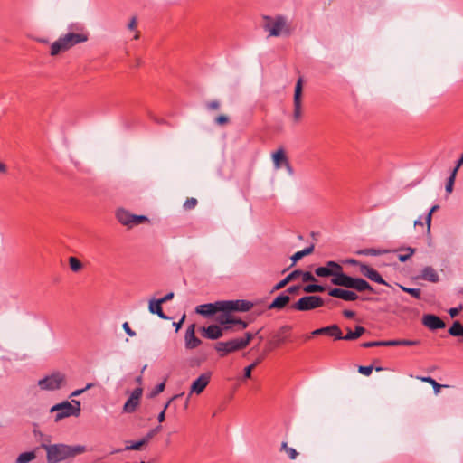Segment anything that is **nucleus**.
<instances>
[{
	"label": "nucleus",
	"instance_id": "nucleus-1",
	"mask_svg": "<svg viewBox=\"0 0 463 463\" xmlns=\"http://www.w3.org/2000/svg\"><path fill=\"white\" fill-rule=\"evenodd\" d=\"M253 304L243 299L220 300L213 303L199 305L195 312L209 317L218 312H246L251 309Z\"/></svg>",
	"mask_w": 463,
	"mask_h": 463
},
{
	"label": "nucleus",
	"instance_id": "nucleus-2",
	"mask_svg": "<svg viewBox=\"0 0 463 463\" xmlns=\"http://www.w3.org/2000/svg\"><path fill=\"white\" fill-rule=\"evenodd\" d=\"M41 448L46 451L48 463H59L69 458H73L87 451L86 447L83 445L70 446L63 443L48 444L45 441L42 442Z\"/></svg>",
	"mask_w": 463,
	"mask_h": 463
},
{
	"label": "nucleus",
	"instance_id": "nucleus-3",
	"mask_svg": "<svg viewBox=\"0 0 463 463\" xmlns=\"http://www.w3.org/2000/svg\"><path fill=\"white\" fill-rule=\"evenodd\" d=\"M87 41L88 34L85 33H68L52 43L50 53L52 56L58 55L60 52H66L74 45Z\"/></svg>",
	"mask_w": 463,
	"mask_h": 463
},
{
	"label": "nucleus",
	"instance_id": "nucleus-4",
	"mask_svg": "<svg viewBox=\"0 0 463 463\" xmlns=\"http://www.w3.org/2000/svg\"><path fill=\"white\" fill-rule=\"evenodd\" d=\"M263 21V29L269 33V36L279 37L291 33L290 26L286 17L282 15H277L275 17L264 15Z\"/></svg>",
	"mask_w": 463,
	"mask_h": 463
},
{
	"label": "nucleus",
	"instance_id": "nucleus-5",
	"mask_svg": "<svg viewBox=\"0 0 463 463\" xmlns=\"http://www.w3.org/2000/svg\"><path fill=\"white\" fill-rule=\"evenodd\" d=\"M335 282L341 283L340 287L353 288L358 292H375L373 287L365 279L361 278H353L345 274L337 279Z\"/></svg>",
	"mask_w": 463,
	"mask_h": 463
},
{
	"label": "nucleus",
	"instance_id": "nucleus-6",
	"mask_svg": "<svg viewBox=\"0 0 463 463\" xmlns=\"http://www.w3.org/2000/svg\"><path fill=\"white\" fill-rule=\"evenodd\" d=\"M76 406H73L69 402H63L61 403L54 405L52 409V412H56L54 420L57 422L63 418L70 416H78L80 411V403L78 401H72Z\"/></svg>",
	"mask_w": 463,
	"mask_h": 463
},
{
	"label": "nucleus",
	"instance_id": "nucleus-7",
	"mask_svg": "<svg viewBox=\"0 0 463 463\" xmlns=\"http://www.w3.org/2000/svg\"><path fill=\"white\" fill-rule=\"evenodd\" d=\"M315 274L318 277H330L332 276L331 282L335 286H340L341 283L335 282L337 279L345 275L343 268L335 261H327L326 266L318 267L315 269Z\"/></svg>",
	"mask_w": 463,
	"mask_h": 463
},
{
	"label": "nucleus",
	"instance_id": "nucleus-8",
	"mask_svg": "<svg viewBox=\"0 0 463 463\" xmlns=\"http://www.w3.org/2000/svg\"><path fill=\"white\" fill-rule=\"evenodd\" d=\"M325 305V301L319 296H305L294 303L290 308L298 311H309Z\"/></svg>",
	"mask_w": 463,
	"mask_h": 463
},
{
	"label": "nucleus",
	"instance_id": "nucleus-9",
	"mask_svg": "<svg viewBox=\"0 0 463 463\" xmlns=\"http://www.w3.org/2000/svg\"><path fill=\"white\" fill-rule=\"evenodd\" d=\"M65 383V375L60 372L53 373L38 381L41 390L55 391L60 389Z\"/></svg>",
	"mask_w": 463,
	"mask_h": 463
},
{
	"label": "nucleus",
	"instance_id": "nucleus-10",
	"mask_svg": "<svg viewBox=\"0 0 463 463\" xmlns=\"http://www.w3.org/2000/svg\"><path fill=\"white\" fill-rule=\"evenodd\" d=\"M292 326L288 325L282 326L272 335L271 339L267 343V350L271 351L286 343L290 335Z\"/></svg>",
	"mask_w": 463,
	"mask_h": 463
},
{
	"label": "nucleus",
	"instance_id": "nucleus-11",
	"mask_svg": "<svg viewBox=\"0 0 463 463\" xmlns=\"http://www.w3.org/2000/svg\"><path fill=\"white\" fill-rule=\"evenodd\" d=\"M116 216L122 225L128 227H133L145 222H148V218L146 216L132 214L125 209H118Z\"/></svg>",
	"mask_w": 463,
	"mask_h": 463
},
{
	"label": "nucleus",
	"instance_id": "nucleus-12",
	"mask_svg": "<svg viewBox=\"0 0 463 463\" xmlns=\"http://www.w3.org/2000/svg\"><path fill=\"white\" fill-rule=\"evenodd\" d=\"M212 378V372L208 371L199 375L191 384L189 396L195 393L201 394L209 384Z\"/></svg>",
	"mask_w": 463,
	"mask_h": 463
},
{
	"label": "nucleus",
	"instance_id": "nucleus-13",
	"mask_svg": "<svg viewBox=\"0 0 463 463\" xmlns=\"http://www.w3.org/2000/svg\"><path fill=\"white\" fill-rule=\"evenodd\" d=\"M303 80L299 78L295 86L294 92V110L293 119L296 123L299 122L302 116L301 110V95H302Z\"/></svg>",
	"mask_w": 463,
	"mask_h": 463
},
{
	"label": "nucleus",
	"instance_id": "nucleus-14",
	"mask_svg": "<svg viewBox=\"0 0 463 463\" xmlns=\"http://www.w3.org/2000/svg\"><path fill=\"white\" fill-rule=\"evenodd\" d=\"M215 350L220 353L222 357L227 355L230 353L242 350L238 338L229 340L227 342H218L215 345Z\"/></svg>",
	"mask_w": 463,
	"mask_h": 463
},
{
	"label": "nucleus",
	"instance_id": "nucleus-15",
	"mask_svg": "<svg viewBox=\"0 0 463 463\" xmlns=\"http://www.w3.org/2000/svg\"><path fill=\"white\" fill-rule=\"evenodd\" d=\"M202 344V341L195 335V324H191L184 335V345L188 350L194 349Z\"/></svg>",
	"mask_w": 463,
	"mask_h": 463
},
{
	"label": "nucleus",
	"instance_id": "nucleus-16",
	"mask_svg": "<svg viewBox=\"0 0 463 463\" xmlns=\"http://www.w3.org/2000/svg\"><path fill=\"white\" fill-rule=\"evenodd\" d=\"M143 390L141 388H136L128 401L125 402L123 411L127 413H131L136 411L140 402V398L142 395Z\"/></svg>",
	"mask_w": 463,
	"mask_h": 463
},
{
	"label": "nucleus",
	"instance_id": "nucleus-17",
	"mask_svg": "<svg viewBox=\"0 0 463 463\" xmlns=\"http://www.w3.org/2000/svg\"><path fill=\"white\" fill-rule=\"evenodd\" d=\"M312 335H327L334 337L335 340H342V331L340 327L334 324L328 326L321 327L311 332Z\"/></svg>",
	"mask_w": 463,
	"mask_h": 463
},
{
	"label": "nucleus",
	"instance_id": "nucleus-18",
	"mask_svg": "<svg viewBox=\"0 0 463 463\" xmlns=\"http://www.w3.org/2000/svg\"><path fill=\"white\" fill-rule=\"evenodd\" d=\"M328 295L333 298H337L345 301H355L358 299V295L354 291L346 290L339 288L329 289Z\"/></svg>",
	"mask_w": 463,
	"mask_h": 463
},
{
	"label": "nucleus",
	"instance_id": "nucleus-19",
	"mask_svg": "<svg viewBox=\"0 0 463 463\" xmlns=\"http://www.w3.org/2000/svg\"><path fill=\"white\" fill-rule=\"evenodd\" d=\"M361 274L364 275V277H366L367 279H369L370 280L373 281V282H376V283H379V284H382V285H385V286H390L383 279V277L380 275V273L375 270L374 269H373L372 267H370L369 265H361Z\"/></svg>",
	"mask_w": 463,
	"mask_h": 463
},
{
	"label": "nucleus",
	"instance_id": "nucleus-20",
	"mask_svg": "<svg viewBox=\"0 0 463 463\" xmlns=\"http://www.w3.org/2000/svg\"><path fill=\"white\" fill-rule=\"evenodd\" d=\"M422 323L430 330H437L445 327L443 320L436 315H424L422 317Z\"/></svg>",
	"mask_w": 463,
	"mask_h": 463
},
{
	"label": "nucleus",
	"instance_id": "nucleus-21",
	"mask_svg": "<svg viewBox=\"0 0 463 463\" xmlns=\"http://www.w3.org/2000/svg\"><path fill=\"white\" fill-rule=\"evenodd\" d=\"M224 329L217 325H210L201 328L202 335L211 340H216L223 335Z\"/></svg>",
	"mask_w": 463,
	"mask_h": 463
},
{
	"label": "nucleus",
	"instance_id": "nucleus-22",
	"mask_svg": "<svg viewBox=\"0 0 463 463\" xmlns=\"http://www.w3.org/2000/svg\"><path fill=\"white\" fill-rule=\"evenodd\" d=\"M420 279L431 283H437L439 281V276L438 272L430 266L423 268L421 270Z\"/></svg>",
	"mask_w": 463,
	"mask_h": 463
},
{
	"label": "nucleus",
	"instance_id": "nucleus-23",
	"mask_svg": "<svg viewBox=\"0 0 463 463\" xmlns=\"http://www.w3.org/2000/svg\"><path fill=\"white\" fill-rule=\"evenodd\" d=\"M290 301V297L286 294H280L269 304V309H282Z\"/></svg>",
	"mask_w": 463,
	"mask_h": 463
},
{
	"label": "nucleus",
	"instance_id": "nucleus-24",
	"mask_svg": "<svg viewBox=\"0 0 463 463\" xmlns=\"http://www.w3.org/2000/svg\"><path fill=\"white\" fill-rule=\"evenodd\" d=\"M149 312L156 314L162 319H168V317L162 309V303L158 299H151L148 306Z\"/></svg>",
	"mask_w": 463,
	"mask_h": 463
},
{
	"label": "nucleus",
	"instance_id": "nucleus-25",
	"mask_svg": "<svg viewBox=\"0 0 463 463\" xmlns=\"http://www.w3.org/2000/svg\"><path fill=\"white\" fill-rule=\"evenodd\" d=\"M230 313L231 312H222L216 318L220 325L224 326V330H231L232 324H233L234 317Z\"/></svg>",
	"mask_w": 463,
	"mask_h": 463
},
{
	"label": "nucleus",
	"instance_id": "nucleus-26",
	"mask_svg": "<svg viewBox=\"0 0 463 463\" xmlns=\"http://www.w3.org/2000/svg\"><path fill=\"white\" fill-rule=\"evenodd\" d=\"M364 332L365 328L362 326H356L354 331H352L350 328H347V334L345 335H342V340H355L359 338Z\"/></svg>",
	"mask_w": 463,
	"mask_h": 463
},
{
	"label": "nucleus",
	"instance_id": "nucleus-27",
	"mask_svg": "<svg viewBox=\"0 0 463 463\" xmlns=\"http://www.w3.org/2000/svg\"><path fill=\"white\" fill-rule=\"evenodd\" d=\"M275 167L280 168L288 159L286 156L285 151L280 148L272 155Z\"/></svg>",
	"mask_w": 463,
	"mask_h": 463
},
{
	"label": "nucleus",
	"instance_id": "nucleus-28",
	"mask_svg": "<svg viewBox=\"0 0 463 463\" xmlns=\"http://www.w3.org/2000/svg\"><path fill=\"white\" fill-rule=\"evenodd\" d=\"M448 332L452 336L463 337V325L459 321H454Z\"/></svg>",
	"mask_w": 463,
	"mask_h": 463
},
{
	"label": "nucleus",
	"instance_id": "nucleus-29",
	"mask_svg": "<svg viewBox=\"0 0 463 463\" xmlns=\"http://www.w3.org/2000/svg\"><path fill=\"white\" fill-rule=\"evenodd\" d=\"M36 458L34 451H27L21 453L16 458V463H28Z\"/></svg>",
	"mask_w": 463,
	"mask_h": 463
},
{
	"label": "nucleus",
	"instance_id": "nucleus-30",
	"mask_svg": "<svg viewBox=\"0 0 463 463\" xmlns=\"http://www.w3.org/2000/svg\"><path fill=\"white\" fill-rule=\"evenodd\" d=\"M388 252V250H377V249H374V248H366V249H363V250H360L357 251V254L359 255H370V256H379V255H383L384 253Z\"/></svg>",
	"mask_w": 463,
	"mask_h": 463
},
{
	"label": "nucleus",
	"instance_id": "nucleus-31",
	"mask_svg": "<svg viewBox=\"0 0 463 463\" xmlns=\"http://www.w3.org/2000/svg\"><path fill=\"white\" fill-rule=\"evenodd\" d=\"M418 379H420V381L424 382V383H428L430 384V386L433 387L434 389V392L435 393H439L440 392V389L442 387V385H440L439 383H438L433 378H431L430 376H423V377H418Z\"/></svg>",
	"mask_w": 463,
	"mask_h": 463
},
{
	"label": "nucleus",
	"instance_id": "nucleus-32",
	"mask_svg": "<svg viewBox=\"0 0 463 463\" xmlns=\"http://www.w3.org/2000/svg\"><path fill=\"white\" fill-rule=\"evenodd\" d=\"M260 332V330L253 334V333H250V332H247L245 334V337L244 338H238V341L240 343V345L241 347V349H244L246 346H248V345L250 344V342L254 338V336L256 335H258Z\"/></svg>",
	"mask_w": 463,
	"mask_h": 463
},
{
	"label": "nucleus",
	"instance_id": "nucleus-33",
	"mask_svg": "<svg viewBox=\"0 0 463 463\" xmlns=\"http://www.w3.org/2000/svg\"><path fill=\"white\" fill-rule=\"evenodd\" d=\"M303 290L306 293H317V292H324L326 288L322 285L317 284H309L303 288Z\"/></svg>",
	"mask_w": 463,
	"mask_h": 463
},
{
	"label": "nucleus",
	"instance_id": "nucleus-34",
	"mask_svg": "<svg viewBox=\"0 0 463 463\" xmlns=\"http://www.w3.org/2000/svg\"><path fill=\"white\" fill-rule=\"evenodd\" d=\"M439 209V206L438 204H435L433 205L430 210L429 211L428 214L426 215V218H425V222H426V225H427V232L430 233V226H431V219H432V214L437 212L438 210Z\"/></svg>",
	"mask_w": 463,
	"mask_h": 463
},
{
	"label": "nucleus",
	"instance_id": "nucleus-35",
	"mask_svg": "<svg viewBox=\"0 0 463 463\" xmlns=\"http://www.w3.org/2000/svg\"><path fill=\"white\" fill-rule=\"evenodd\" d=\"M280 450L285 451L290 459H295L298 455L295 449L288 446L287 442H282Z\"/></svg>",
	"mask_w": 463,
	"mask_h": 463
},
{
	"label": "nucleus",
	"instance_id": "nucleus-36",
	"mask_svg": "<svg viewBox=\"0 0 463 463\" xmlns=\"http://www.w3.org/2000/svg\"><path fill=\"white\" fill-rule=\"evenodd\" d=\"M400 288L403 292L410 294L417 299H420L421 297V290L420 288H407L402 285H400Z\"/></svg>",
	"mask_w": 463,
	"mask_h": 463
},
{
	"label": "nucleus",
	"instance_id": "nucleus-37",
	"mask_svg": "<svg viewBox=\"0 0 463 463\" xmlns=\"http://www.w3.org/2000/svg\"><path fill=\"white\" fill-rule=\"evenodd\" d=\"M69 264L71 269L74 272H78L82 269V263L76 257H70Z\"/></svg>",
	"mask_w": 463,
	"mask_h": 463
},
{
	"label": "nucleus",
	"instance_id": "nucleus-38",
	"mask_svg": "<svg viewBox=\"0 0 463 463\" xmlns=\"http://www.w3.org/2000/svg\"><path fill=\"white\" fill-rule=\"evenodd\" d=\"M180 396H182V394H176V395H174L164 406V409L163 411L159 413L157 419H158V421L159 422H163L165 419V411L166 409L169 407L170 403L172 401L179 398Z\"/></svg>",
	"mask_w": 463,
	"mask_h": 463
},
{
	"label": "nucleus",
	"instance_id": "nucleus-39",
	"mask_svg": "<svg viewBox=\"0 0 463 463\" xmlns=\"http://www.w3.org/2000/svg\"><path fill=\"white\" fill-rule=\"evenodd\" d=\"M404 250L407 251L406 254H400L398 256V259H399V260L401 262L407 261L416 251V250L414 248H411V247H408Z\"/></svg>",
	"mask_w": 463,
	"mask_h": 463
},
{
	"label": "nucleus",
	"instance_id": "nucleus-40",
	"mask_svg": "<svg viewBox=\"0 0 463 463\" xmlns=\"http://www.w3.org/2000/svg\"><path fill=\"white\" fill-rule=\"evenodd\" d=\"M456 175H457V172L455 170H452L450 176L448 178V181L446 184V191L449 194L451 193L453 190Z\"/></svg>",
	"mask_w": 463,
	"mask_h": 463
},
{
	"label": "nucleus",
	"instance_id": "nucleus-41",
	"mask_svg": "<svg viewBox=\"0 0 463 463\" xmlns=\"http://www.w3.org/2000/svg\"><path fill=\"white\" fill-rule=\"evenodd\" d=\"M145 444L143 439L137 441H132L129 445H127L125 449L126 450H139Z\"/></svg>",
	"mask_w": 463,
	"mask_h": 463
},
{
	"label": "nucleus",
	"instance_id": "nucleus-42",
	"mask_svg": "<svg viewBox=\"0 0 463 463\" xmlns=\"http://www.w3.org/2000/svg\"><path fill=\"white\" fill-rule=\"evenodd\" d=\"M258 364H259V361H255L254 363H252L249 366L245 367L244 374H243V380L251 378V372L257 366Z\"/></svg>",
	"mask_w": 463,
	"mask_h": 463
},
{
	"label": "nucleus",
	"instance_id": "nucleus-43",
	"mask_svg": "<svg viewBox=\"0 0 463 463\" xmlns=\"http://www.w3.org/2000/svg\"><path fill=\"white\" fill-rule=\"evenodd\" d=\"M197 205V200L195 198H187L184 203V208L185 210L194 209Z\"/></svg>",
	"mask_w": 463,
	"mask_h": 463
},
{
	"label": "nucleus",
	"instance_id": "nucleus-44",
	"mask_svg": "<svg viewBox=\"0 0 463 463\" xmlns=\"http://www.w3.org/2000/svg\"><path fill=\"white\" fill-rule=\"evenodd\" d=\"M165 383H161L159 384H157L153 390L152 392H150V397L151 398H154L156 397V395H158L159 393H161L164 390H165Z\"/></svg>",
	"mask_w": 463,
	"mask_h": 463
},
{
	"label": "nucleus",
	"instance_id": "nucleus-45",
	"mask_svg": "<svg viewBox=\"0 0 463 463\" xmlns=\"http://www.w3.org/2000/svg\"><path fill=\"white\" fill-rule=\"evenodd\" d=\"M364 348H371V347H378L383 346V341H371V342H364L361 345Z\"/></svg>",
	"mask_w": 463,
	"mask_h": 463
},
{
	"label": "nucleus",
	"instance_id": "nucleus-46",
	"mask_svg": "<svg viewBox=\"0 0 463 463\" xmlns=\"http://www.w3.org/2000/svg\"><path fill=\"white\" fill-rule=\"evenodd\" d=\"M373 370V367L372 365H369V366H359L358 367V372L365 376H369L372 372Z\"/></svg>",
	"mask_w": 463,
	"mask_h": 463
},
{
	"label": "nucleus",
	"instance_id": "nucleus-47",
	"mask_svg": "<svg viewBox=\"0 0 463 463\" xmlns=\"http://www.w3.org/2000/svg\"><path fill=\"white\" fill-rule=\"evenodd\" d=\"M302 278V280L304 282H308V281H316V278L313 276V274L309 271H302L301 273V276Z\"/></svg>",
	"mask_w": 463,
	"mask_h": 463
},
{
	"label": "nucleus",
	"instance_id": "nucleus-48",
	"mask_svg": "<svg viewBox=\"0 0 463 463\" xmlns=\"http://www.w3.org/2000/svg\"><path fill=\"white\" fill-rule=\"evenodd\" d=\"M232 325L238 326L237 330H242L248 327V323L240 318H234Z\"/></svg>",
	"mask_w": 463,
	"mask_h": 463
},
{
	"label": "nucleus",
	"instance_id": "nucleus-49",
	"mask_svg": "<svg viewBox=\"0 0 463 463\" xmlns=\"http://www.w3.org/2000/svg\"><path fill=\"white\" fill-rule=\"evenodd\" d=\"M420 345L419 340H407V339L400 340V345L413 346V345Z\"/></svg>",
	"mask_w": 463,
	"mask_h": 463
},
{
	"label": "nucleus",
	"instance_id": "nucleus-50",
	"mask_svg": "<svg viewBox=\"0 0 463 463\" xmlns=\"http://www.w3.org/2000/svg\"><path fill=\"white\" fill-rule=\"evenodd\" d=\"M301 273H302V270L300 269H296L294 271H292L290 274H288L286 278L288 279V280L290 282V281H293L295 280L296 279H298V277L301 276Z\"/></svg>",
	"mask_w": 463,
	"mask_h": 463
},
{
	"label": "nucleus",
	"instance_id": "nucleus-51",
	"mask_svg": "<svg viewBox=\"0 0 463 463\" xmlns=\"http://www.w3.org/2000/svg\"><path fill=\"white\" fill-rule=\"evenodd\" d=\"M93 385H94L93 383H88V384L86 385V387H85V388H83V389H78V390H75V391L71 393V396H72V397H74V396H79V395H80L81 393H83L86 390H88V389L91 388Z\"/></svg>",
	"mask_w": 463,
	"mask_h": 463
},
{
	"label": "nucleus",
	"instance_id": "nucleus-52",
	"mask_svg": "<svg viewBox=\"0 0 463 463\" xmlns=\"http://www.w3.org/2000/svg\"><path fill=\"white\" fill-rule=\"evenodd\" d=\"M215 122L218 124V125H224V124H227L229 122V118L227 116L225 115H220L218 116L216 118H215Z\"/></svg>",
	"mask_w": 463,
	"mask_h": 463
},
{
	"label": "nucleus",
	"instance_id": "nucleus-53",
	"mask_svg": "<svg viewBox=\"0 0 463 463\" xmlns=\"http://www.w3.org/2000/svg\"><path fill=\"white\" fill-rule=\"evenodd\" d=\"M156 436L155 431L150 430L143 438V441L146 445Z\"/></svg>",
	"mask_w": 463,
	"mask_h": 463
},
{
	"label": "nucleus",
	"instance_id": "nucleus-54",
	"mask_svg": "<svg viewBox=\"0 0 463 463\" xmlns=\"http://www.w3.org/2000/svg\"><path fill=\"white\" fill-rule=\"evenodd\" d=\"M288 283H289L288 279L287 278L283 279L281 281H279L278 284H276L274 286L273 291L279 290V289L283 288Z\"/></svg>",
	"mask_w": 463,
	"mask_h": 463
},
{
	"label": "nucleus",
	"instance_id": "nucleus-55",
	"mask_svg": "<svg viewBox=\"0 0 463 463\" xmlns=\"http://www.w3.org/2000/svg\"><path fill=\"white\" fill-rule=\"evenodd\" d=\"M123 329L125 330V332L127 333V335H128L129 336H135V335H136V332H135V331H133V330L130 328V326H129V325H128V322H125V323L123 324Z\"/></svg>",
	"mask_w": 463,
	"mask_h": 463
},
{
	"label": "nucleus",
	"instance_id": "nucleus-56",
	"mask_svg": "<svg viewBox=\"0 0 463 463\" xmlns=\"http://www.w3.org/2000/svg\"><path fill=\"white\" fill-rule=\"evenodd\" d=\"M398 345H400V340L383 341V346H398Z\"/></svg>",
	"mask_w": 463,
	"mask_h": 463
},
{
	"label": "nucleus",
	"instance_id": "nucleus-57",
	"mask_svg": "<svg viewBox=\"0 0 463 463\" xmlns=\"http://www.w3.org/2000/svg\"><path fill=\"white\" fill-rule=\"evenodd\" d=\"M220 107V103L217 100H212L207 103V108L211 110H216Z\"/></svg>",
	"mask_w": 463,
	"mask_h": 463
},
{
	"label": "nucleus",
	"instance_id": "nucleus-58",
	"mask_svg": "<svg viewBox=\"0 0 463 463\" xmlns=\"http://www.w3.org/2000/svg\"><path fill=\"white\" fill-rule=\"evenodd\" d=\"M174 298V293L173 292H169L167 293L165 296H164L163 298H159L158 300L164 304L171 299H173Z\"/></svg>",
	"mask_w": 463,
	"mask_h": 463
},
{
	"label": "nucleus",
	"instance_id": "nucleus-59",
	"mask_svg": "<svg viewBox=\"0 0 463 463\" xmlns=\"http://www.w3.org/2000/svg\"><path fill=\"white\" fill-rule=\"evenodd\" d=\"M346 263L353 265V266H358L360 269H361V265H366L365 263L360 262L359 260H354V259L347 260Z\"/></svg>",
	"mask_w": 463,
	"mask_h": 463
},
{
	"label": "nucleus",
	"instance_id": "nucleus-60",
	"mask_svg": "<svg viewBox=\"0 0 463 463\" xmlns=\"http://www.w3.org/2000/svg\"><path fill=\"white\" fill-rule=\"evenodd\" d=\"M460 309H461V307H453L449 310V313L451 317H455L459 314Z\"/></svg>",
	"mask_w": 463,
	"mask_h": 463
},
{
	"label": "nucleus",
	"instance_id": "nucleus-61",
	"mask_svg": "<svg viewBox=\"0 0 463 463\" xmlns=\"http://www.w3.org/2000/svg\"><path fill=\"white\" fill-rule=\"evenodd\" d=\"M314 250V245H310L309 247H307L305 248L304 250H300L303 254V256H307V255H309L313 252Z\"/></svg>",
	"mask_w": 463,
	"mask_h": 463
},
{
	"label": "nucleus",
	"instance_id": "nucleus-62",
	"mask_svg": "<svg viewBox=\"0 0 463 463\" xmlns=\"http://www.w3.org/2000/svg\"><path fill=\"white\" fill-rule=\"evenodd\" d=\"M128 28L129 30H135L137 28V18L136 17H132V19L129 21V23L128 24Z\"/></svg>",
	"mask_w": 463,
	"mask_h": 463
},
{
	"label": "nucleus",
	"instance_id": "nucleus-63",
	"mask_svg": "<svg viewBox=\"0 0 463 463\" xmlns=\"http://www.w3.org/2000/svg\"><path fill=\"white\" fill-rule=\"evenodd\" d=\"M304 256L301 251L296 252L292 257L291 260H293V264L296 263L298 260L302 259Z\"/></svg>",
	"mask_w": 463,
	"mask_h": 463
},
{
	"label": "nucleus",
	"instance_id": "nucleus-64",
	"mask_svg": "<svg viewBox=\"0 0 463 463\" xmlns=\"http://www.w3.org/2000/svg\"><path fill=\"white\" fill-rule=\"evenodd\" d=\"M343 315H344L345 317L352 319V318L354 317L355 313L354 311H352V310H344L343 311Z\"/></svg>",
	"mask_w": 463,
	"mask_h": 463
}]
</instances>
